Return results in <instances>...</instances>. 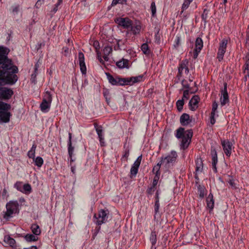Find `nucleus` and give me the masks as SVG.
Instances as JSON below:
<instances>
[{
	"label": "nucleus",
	"mask_w": 249,
	"mask_h": 249,
	"mask_svg": "<svg viewBox=\"0 0 249 249\" xmlns=\"http://www.w3.org/2000/svg\"><path fill=\"white\" fill-rule=\"evenodd\" d=\"M9 52L8 48L0 46V101H7L14 94L11 88L4 86L13 85L18 80V69L8 58Z\"/></svg>",
	"instance_id": "1"
},
{
	"label": "nucleus",
	"mask_w": 249,
	"mask_h": 249,
	"mask_svg": "<svg viewBox=\"0 0 249 249\" xmlns=\"http://www.w3.org/2000/svg\"><path fill=\"white\" fill-rule=\"evenodd\" d=\"M178 155L175 151H172L169 155L165 157H161L160 160L162 163V166L164 167L166 170L168 169L175 162Z\"/></svg>",
	"instance_id": "2"
},
{
	"label": "nucleus",
	"mask_w": 249,
	"mask_h": 249,
	"mask_svg": "<svg viewBox=\"0 0 249 249\" xmlns=\"http://www.w3.org/2000/svg\"><path fill=\"white\" fill-rule=\"evenodd\" d=\"M18 203L17 201H10L6 204V212H5L4 218L8 219L12 216V215L18 212Z\"/></svg>",
	"instance_id": "3"
},
{
	"label": "nucleus",
	"mask_w": 249,
	"mask_h": 249,
	"mask_svg": "<svg viewBox=\"0 0 249 249\" xmlns=\"http://www.w3.org/2000/svg\"><path fill=\"white\" fill-rule=\"evenodd\" d=\"M109 212L107 210H101L99 211L98 216L96 214L94 215V218L96 219L95 223L98 225H101L102 224L106 223L107 221L108 218Z\"/></svg>",
	"instance_id": "4"
},
{
	"label": "nucleus",
	"mask_w": 249,
	"mask_h": 249,
	"mask_svg": "<svg viewBox=\"0 0 249 249\" xmlns=\"http://www.w3.org/2000/svg\"><path fill=\"white\" fill-rule=\"evenodd\" d=\"M107 79L112 85L124 86L126 85L125 78H121L118 76L114 77L109 73H106Z\"/></svg>",
	"instance_id": "5"
},
{
	"label": "nucleus",
	"mask_w": 249,
	"mask_h": 249,
	"mask_svg": "<svg viewBox=\"0 0 249 249\" xmlns=\"http://www.w3.org/2000/svg\"><path fill=\"white\" fill-rule=\"evenodd\" d=\"M192 136L193 131L192 129L186 131L185 136L181 138L182 139L180 145L181 149H185L188 147Z\"/></svg>",
	"instance_id": "6"
},
{
	"label": "nucleus",
	"mask_w": 249,
	"mask_h": 249,
	"mask_svg": "<svg viewBox=\"0 0 249 249\" xmlns=\"http://www.w3.org/2000/svg\"><path fill=\"white\" fill-rule=\"evenodd\" d=\"M228 44V40L223 39L219 44V47L217 52V58L219 61L223 59L224 55L226 52V50Z\"/></svg>",
	"instance_id": "7"
},
{
	"label": "nucleus",
	"mask_w": 249,
	"mask_h": 249,
	"mask_svg": "<svg viewBox=\"0 0 249 249\" xmlns=\"http://www.w3.org/2000/svg\"><path fill=\"white\" fill-rule=\"evenodd\" d=\"M115 21L119 26L127 30L130 29L133 22L128 18H117Z\"/></svg>",
	"instance_id": "8"
},
{
	"label": "nucleus",
	"mask_w": 249,
	"mask_h": 249,
	"mask_svg": "<svg viewBox=\"0 0 249 249\" xmlns=\"http://www.w3.org/2000/svg\"><path fill=\"white\" fill-rule=\"evenodd\" d=\"M188 61L187 60L182 61L179 64V66L178 67V74L177 75V77L178 80H180V78L182 76L183 70H184L185 74H187L189 73V70L188 67Z\"/></svg>",
	"instance_id": "9"
},
{
	"label": "nucleus",
	"mask_w": 249,
	"mask_h": 249,
	"mask_svg": "<svg viewBox=\"0 0 249 249\" xmlns=\"http://www.w3.org/2000/svg\"><path fill=\"white\" fill-rule=\"evenodd\" d=\"M221 93L220 104L222 106H224L229 103V98L227 92V84L226 83H224V88L221 90Z\"/></svg>",
	"instance_id": "10"
},
{
	"label": "nucleus",
	"mask_w": 249,
	"mask_h": 249,
	"mask_svg": "<svg viewBox=\"0 0 249 249\" xmlns=\"http://www.w3.org/2000/svg\"><path fill=\"white\" fill-rule=\"evenodd\" d=\"M142 159V155L139 156L135 161L130 169V178H132L135 177L138 173L139 167L140 165Z\"/></svg>",
	"instance_id": "11"
},
{
	"label": "nucleus",
	"mask_w": 249,
	"mask_h": 249,
	"mask_svg": "<svg viewBox=\"0 0 249 249\" xmlns=\"http://www.w3.org/2000/svg\"><path fill=\"white\" fill-rule=\"evenodd\" d=\"M221 145L226 155L230 157L231 153L232 143L229 140H224L221 141Z\"/></svg>",
	"instance_id": "12"
},
{
	"label": "nucleus",
	"mask_w": 249,
	"mask_h": 249,
	"mask_svg": "<svg viewBox=\"0 0 249 249\" xmlns=\"http://www.w3.org/2000/svg\"><path fill=\"white\" fill-rule=\"evenodd\" d=\"M142 29V24L139 21H136L134 23L132 22V26L130 28V31L134 35L140 34Z\"/></svg>",
	"instance_id": "13"
},
{
	"label": "nucleus",
	"mask_w": 249,
	"mask_h": 249,
	"mask_svg": "<svg viewBox=\"0 0 249 249\" xmlns=\"http://www.w3.org/2000/svg\"><path fill=\"white\" fill-rule=\"evenodd\" d=\"M71 133H69V140L68 142V154L69 155V157L70 159V161L71 162H73L75 160V159H73L72 156L73 155V152H74V147L72 146V142H71Z\"/></svg>",
	"instance_id": "14"
},
{
	"label": "nucleus",
	"mask_w": 249,
	"mask_h": 249,
	"mask_svg": "<svg viewBox=\"0 0 249 249\" xmlns=\"http://www.w3.org/2000/svg\"><path fill=\"white\" fill-rule=\"evenodd\" d=\"M211 155L212 160V168L214 173H217L216 164L217 163V152L214 148H212L211 150Z\"/></svg>",
	"instance_id": "15"
},
{
	"label": "nucleus",
	"mask_w": 249,
	"mask_h": 249,
	"mask_svg": "<svg viewBox=\"0 0 249 249\" xmlns=\"http://www.w3.org/2000/svg\"><path fill=\"white\" fill-rule=\"evenodd\" d=\"M143 75H140L135 77L125 78L126 85H131L133 84L141 82L143 80Z\"/></svg>",
	"instance_id": "16"
},
{
	"label": "nucleus",
	"mask_w": 249,
	"mask_h": 249,
	"mask_svg": "<svg viewBox=\"0 0 249 249\" xmlns=\"http://www.w3.org/2000/svg\"><path fill=\"white\" fill-rule=\"evenodd\" d=\"M78 59L81 71L83 74H85L87 69L85 63L84 55L82 52H79L78 53Z\"/></svg>",
	"instance_id": "17"
},
{
	"label": "nucleus",
	"mask_w": 249,
	"mask_h": 249,
	"mask_svg": "<svg viewBox=\"0 0 249 249\" xmlns=\"http://www.w3.org/2000/svg\"><path fill=\"white\" fill-rule=\"evenodd\" d=\"M199 97L197 95H194L189 103L190 108L191 110H195L197 107V104L199 101Z\"/></svg>",
	"instance_id": "18"
},
{
	"label": "nucleus",
	"mask_w": 249,
	"mask_h": 249,
	"mask_svg": "<svg viewBox=\"0 0 249 249\" xmlns=\"http://www.w3.org/2000/svg\"><path fill=\"white\" fill-rule=\"evenodd\" d=\"M191 122L190 116L187 113H183L180 117V123L182 125H187Z\"/></svg>",
	"instance_id": "19"
},
{
	"label": "nucleus",
	"mask_w": 249,
	"mask_h": 249,
	"mask_svg": "<svg viewBox=\"0 0 249 249\" xmlns=\"http://www.w3.org/2000/svg\"><path fill=\"white\" fill-rule=\"evenodd\" d=\"M10 116L11 113L10 112L0 111V119L2 122H9Z\"/></svg>",
	"instance_id": "20"
},
{
	"label": "nucleus",
	"mask_w": 249,
	"mask_h": 249,
	"mask_svg": "<svg viewBox=\"0 0 249 249\" xmlns=\"http://www.w3.org/2000/svg\"><path fill=\"white\" fill-rule=\"evenodd\" d=\"M196 174L201 173L203 169V163L201 158H197L196 160Z\"/></svg>",
	"instance_id": "21"
},
{
	"label": "nucleus",
	"mask_w": 249,
	"mask_h": 249,
	"mask_svg": "<svg viewBox=\"0 0 249 249\" xmlns=\"http://www.w3.org/2000/svg\"><path fill=\"white\" fill-rule=\"evenodd\" d=\"M206 202L207 207L210 209V211H212L214 207V201L212 193H210L207 197Z\"/></svg>",
	"instance_id": "22"
},
{
	"label": "nucleus",
	"mask_w": 249,
	"mask_h": 249,
	"mask_svg": "<svg viewBox=\"0 0 249 249\" xmlns=\"http://www.w3.org/2000/svg\"><path fill=\"white\" fill-rule=\"evenodd\" d=\"M51 103L47 102L45 100H42V103L40 105V110L43 112H47L49 111L51 107Z\"/></svg>",
	"instance_id": "23"
},
{
	"label": "nucleus",
	"mask_w": 249,
	"mask_h": 249,
	"mask_svg": "<svg viewBox=\"0 0 249 249\" xmlns=\"http://www.w3.org/2000/svg\"><path fill=\"white\" fill-rule=\"evenodd\" d=\"M128 64V60L125 59H122V60L116 62L117 66L120 69H128L129 68Z\"/></svg>",
	"instance_id": "24"
},
{
	"label": "nucleus",
	"mask_w": 249,
	"mask_h": 249,
	"mask_svg": "<svg viewBox=\"0 0 249 249\" xmlns=\"http://www.w3.org/2000/svg\"><path fill=\"white\" fill-rule=\"evenodd\" d=\"M112 51V49L111 47L107 46L103 49V53L104 56L103 58L104 60L106 61H107L109 60V58L108 56L109 55L110 53H111Z\"/></svg>",
	"instance_id": "25"
},
{
	"label": "nucleus",
	"mask_w": 249,
	"mask_h": 249,
	"mask_svg": "<svg viewBox=\"0 0 249 249\" xmlns=\"http://www.w3.org/2000/svg\"><path fill=\"white\" fill-rule=\"evenodd\" d=\"M4 241L6 244L9 245L11 247H16V241L14 239L11 238L9 235H6L4 238Z\"/></svg>",
	"instance_id": "26"
},
{
	"label": "nucleus",
	"mask_w": 249,
	"mask_h": 249,
	"mask_svg": "<svg viewBox=\"0 0 249 249\" xmlns=\"http://www.w3.org/2000/svg\"><path fill=\"white\" fill-rule=\"evenodd\" d=\"M24 238L25 239V240L28 242L36 241L38 239V237L36 235L29 233L26 234L24 236Z\"/></svg>",
	"instance_id": "27"
},
{
	"label": "nucleus",
	"mask_w": 249,
	"mask_h": 249,
	"mask_svg": "<svg viewBox=\"0 0 249 249\" xmlns=\"http://www.w3.org/2000/svg\"><path fill=\"white\" fill-rule=\"evenodd\" d=\"M31 229L33 234L36 235L37 236L39 235L41 233V230L39 226L36 224H32Z\"/></svg>",
	"instance_id": "28"
},
{
	"label": "nucleus",
	"mask_w": 249,
	"mask_h": 249,
	"mask_svg": "<svg viewBox=\"0 0 249 249\" xmlns=\"http://www.w3.org/2000/svg\"><path fill=\"white\" fill-rule=\"evenodd\" d=\"M161 166H162V163L161 160L153 168V172L155 175L160 176V171Z\"/></svg>",
	"instance_id": "29"
},
{
	"label": "nucleus",
	"mask_w": 249,
	"mask_h": 249,
	"mask_svg": "<svg viewBox=\"0 0 249 249\" xmlns=\"http://www.w3.org/2000/svg\"><path fill=\"white\" fill-rule=\"evenodd\" d=\"M11 108V105L4 103L2 101H0V111H8Z\"/></svg>",
	"instance_id": "30"
},
{
	"label": "nucleus",
	"mask_w": 249,
	"mask_h": 249,
	"mask_svg": "<svg viewBox=\"0 0 249 249\" xmlns=\"http://www.w3.org/2000/svg\"><path fill=\"white\" fill-rule=\"evenodd\" d=\"M203 46V42L202 39L200 37H197L196 39L195 42V49L201 50Z\"/></svg>",
	"instance_id": "31"
},
{
	"label": "nucleus",
	"mask_w": 249,
	"mask_h": 249,
	"mask_svg": "<svg viewBox=\"0 0 249 249\" xmlns=\"http://www.w3.org/2000/svg\"><path fill=\"white\" fill-rule=\"evenodd\" d=\"M185 132L184 128L179 127L176 131V137L178 139H181L185 136Z\"/></svg>",
	"instance_id": "32"
},
{
	"label": "nucleus",
	"mask_w": 249,
	"mask_h": 249,
	"mask_svg": "<svg viewBox=\"0 0 249 249\" xmlns=\"http://www.w3.org/2000/svg\"><path fill=\"white\" fill-rule=\"evenodd\" d=\"M36 145L34 144L32 145L30 150H29L28 152V156L30 159H34L35 157V153H36Z\"/></svg>",
	"instance_id": "33"
},
{
	"label": "nucleus",
	"mask_w": 249,
	"mask_h": 249,
	"mask_svg": "<svg viewBox=\"0 0 249 249\" xmlns=\"http://www.w3.org/2000/svg\"><path fill=\"white\" fill-rule=\"evenodd\" d=\"M32 191V187L30 184L27 183L23 185L22 191L21 192L25 194H29Z\"/></svg>",
	"instance_id": "34"
},
{
	"label": "nucleus",
	"mask_w": 249,
	"mask_h": 249,
	"mask_svg": "<svg viewBox=\"0 0 249 249\" xmlns=\"http://www.w3.org/2000/svg\"><path fill=\"white\" fill-rule=\"evenodd\" d=\"M228 181L231 189H236L237 188V183L236 182V180L233 178L232 177L229 176V179Z\"/></svg>",
	"instance_id": "35"
},
{
	"label": "nucleus",
	"mask_w": 249,
	"mask_h": 249,
	"mask_svg": "<svg viewBox=\"0 0 249 249\" xmlns=\"http://www.w3.org/2000/svg\"><path fill=\"white\" fill-rule=\"evenodd\" d=\"M197 190L199 197L201 198H203L205 195V192L206 190L205 187L204 186L198 185L197 186Z\"/></svg>",
	"instance_id": "36"
},
{
	"label": "nucleus",
	"mask_w": 249,
	"mask_h": 249,
	"mask_svg": "<svg viewBox=\"0 0 249 249\" xmlns=\"http://www.w3.org/2000/svg\"><path fill=\"white\" fill-rule=\"evenodd\" d=\"M35 163V165L38 167H40L43 164V160L41 157H37L33 159Z\"/></svg>",
	"instance_id": "37"
},
{
	"label": "nucleus",
	"mask_w": 249,
	"mask_h": 249,
	"mask_svg": "<svg viewBox=\"0 0 249 249\" xmlns=\"http://www.w3.org/2000/svg\"><path fill=\"white\" fill-rule=\"evenodd\" d=\"M95 129L98 134V137L103 136L102 127L101 125H98L97 124H94Z\"/></svg>",
	"instance_id": "38"
},
{
	"label": "nucleus",
	"mask_w": 249,
	"mask_h": 249,
	"mask_svg": "<svg viewBox=\"0 0 249 249\" xmlns=\"http://www.w3.org/2000/svg\"><path fill=\"white\" fill-rule=\"evenodd\" d=\"M42 100H45V101L51 103H52V97L49 91H47L45 92Z\"/></svg>",
	"instance_id": "39"
},
{
	"label": "nucleus",
	"mask_w": 249,
	"mask_h": 249,
	"mask_svg": "<svg viewBox=\"0 0 249 249\" xmlns=\"http://www.w3.org/2000/svg\"><path fill=\"white\" fill-rule=\"evenodd\" d=\"M150 241L151 242L152 246L155 245L157 242V236L155 231H152L150 237Z\"/></svg>",
	"instance_id": "40"
},
{
	"label": "nucleus",
	"mask_w": 249,
	"mask_h": 249,
	"mask_svg": "<svg viewBox=\"0 0 249 249\" xmlns=\"http://www.w3.org/2000/svg\"><path fill=\"white\" fill-rule=\"evenodd\" d=\"M184 104V102L183 99L177 101L176 103V106L178 111L180 112L182 110Z\"/></svg>",
	"instance_id": "41"
},
{
	"label": "nucleus",
	"mask_w": 249,
	"mask_h": 249,
	"mask_svg": "<svg viewBox=\"0 0 249 249\" xmlns=\"http://www.w3.org/2000/svg\"><path fill=\"white\" fill-rule=\"evenodd\" d=\"M244 59L246 61L245 64L244 73H246L247 71H249V53L247 54Z\"/></svg>",
	"instance_id": "42"
},
{
	"label": "nucleus",
	"mask_w": 249,
	"mask_h": 249,
	"mask_svg": "<svg viewBox=\"0 0 249 249\" xmlns=\"http://www.w3.org/2000/svg\"><path fill=\"white\" fill-rule=\"evenodd\" d=\"M193 0H184L182 6V12L187 9Z\"/></svg>",
	"instance_id": "43"
},
{
	"label": "nucleus",
	"mask_w": 249,
	"mask_h": 249,
	"mask_svg": "<svg viewBox=\"0 0 249 249\" xmlns=\"http://www.w3.org/2000/svg\"><path fill=\"white\" fill-rule=\"evenodd\" d=\"M141 50L143 53L146 54L149 53V47L147 43H143L141 46Z\"/></svg>",
	"instance_id": "44"
},
{
	"label": "nucleus",
	"mask_w": 249,
	"mask_h": 249,
	"mask_svg": "<svg viewBox=\"0 0 249 249\" xmlns=\"http://www.w3.org/2000/svg\"><path fill=\"white\" fill-rule=\"evenodd\" d=\"M150 8L152 12V16L154 17L156 13V6L154 1H153L151 4Z\"/></svg>",
	"instance_id": "45"
},
{
	"label": "nucleus",
	"mask_w": 249,
	"mask_h": 249,
	"mask_svg": "<svg viewBox=\"0 0 249 249\" xmlns=\"http://www.w3.org/2000/svg\"><path fill=\"white\" fill-rule=\"evenodd\" d=\"M22 183L20 181H17L14 184V187L20 192L22 191Z\"/></svg>",
	"instance_id": "46"
},
{
	"label": "nucleus",
	"mask_w": 249,
	"mask_h": 249,
	"mask_svg": "<svg viewBox=\"0 0 249 249\" xmlns=\"http://www.w3.org/2000/svg\"><path fill=\"white\" fill-rule=\"evenodd\" d=\"M156 189V186H153V185L151 187H149L147 190L146 193L148 195H152Z\"/></svg>",
	"instance_id": "47"
},
{
	"label": "nucleus",
	"mask_w": 249,
	"mask_h": 249,
	"mask_svg": "<svg viewBox=\"0 0 249 249\" xmlns=\"http://www.w3.org/2000/svg\"><path fill=\"white\" fill-rule=\"evenodd\" d=\"M189 98V89H186L183 91V97L182 99H183V100L185 99H188Z\"/></svg>",
	"instance_id": "48"
},
{
	"label": "nucleus",
	"mask_w": 249,
	"mask_h": 249,
	"mask_svg": "<svg viewBox=\"0 0 249 249\" xmlns=\"http://www.w3.org/2000/svg\"><path fill=\"white\" fill-rule=\"evenodd\" d=\"M160 176H158V175H155L154 176V179H153V182H152V184L153 186H156L157 184H158V181L159 180V178H160Z\"/></svg>",
	"instance_id": "49"
},
{
	"label": "nucleus",
	"mask_w": 249,
	"mask_h": 249,
	"mask_svg": "<svg viewBox=\"0 0 249 249\" xmlns=\"http://www.w3.org/2000/svg\"><path fill=\"white\" fill-rule=\"evenodd\" d=\"M37 74V72H36L35 73V72H34V73H33L32 75H31V82L32 83H34V84H36V75Z\"/></svg>",
	"instance_id": "50"
},
{
	"label": "nucleus",
	"mask_w": 249,
	"mask_h": 249,
	"mask_svg": "<svg viewBox=\"0 0 249 249\" xmlns=\"http://www.w3.org/2000/svg\"><path fill=\"white\" fill-rule=\"evenodd\" d=\"M125 1L126 0H113L111 5L114 6L118 3L123 4L125 2Z\"/></svg>",
	"instance_id": "51"
},
{
	"label": "nucleus",
	"mask_w": 249,
	"mask_h": 249,
	"mask_svg": "<svg viewBox=\"0 0 249 249\" xmlns=\"http://www.w3.org/2000/svg\"><path fill=\"white\" fill-rule=\"evenodd\" d=\"M129 150L128 148H125L124 151V154L123 155V157L122 160L124 158H125L127 160V158L129 156Z\"/></svg>",
	"instance_id": "52"
},
{
	"label": "nucleus",
	"mask_w": 249,
	"mask_h": 249,
	"mask_svg": "<svg viewBox=\"0 0 249 249\" xmlns=\"http://www.w3.org/2000/svg\"><path fill=\"white\" fill-rule=\"evenodd\" d=\"M160 208V203L158 202V201H155V206H154V211L155 213V215L159 212V210Z\"/></svg>",
	"instance_id": "53"
},
{
	"label": "nucleus",
	"mask_w": 249,
	"mask_h": 249,
	"mask_svg": "<svg viewBox=\"0 0 249 249\" xmlns=\"http://www.w3.org/2000/svg\"><path fill=\"white\" fill-rule=\"evenodd\" d=\"M217 107H218V104H217V103L216 102V101H214V102L213 103V105H212V111L211 113H215V111H216V110H217Z\"/></svg>",
	"instance_id": "54"
},
{
	"label": "nucleus",
	"mask_w": 249,
	"mask_h": 249,
	"mask_svg": "<svg viewBox=\"0 0 249 249\" xmlns=\"http://www.w3.org/2000/svg\"><path fill=\"white\" fill-rule=\"evenodd\" d=\"M208 11L206 9H204L203 11V13L202 15V18L203 19V20H206L207 17H208Z\"/></svg>",
	"instance_id": "55"
},
{
	"label": "nucleus",
	"mask_w": 249,
	"mask_h": 249,
	"mask_svg": "<svg viewBox=\"0 0 249 249\" xmlns=\"http://www.w3.org/2000/svg\"><path fill=\"white\" fill-rule=\"evenodd\" d=\"M215 113H211L210 116V123L213 125L215 123V120L214 119Z\"/></svg>",
	"instance_id": "56"
},
{
	"label": "nucleus",
	"mask_w": 249,
	"mask_h": 249,
	"mask_svg": "<svg viewBox=\"0 0 249 249\" xmlns=\"http://www.w3.org/2000/svg\"><path fill=\"white\" fill-rule=\"evenodd\" d=\"M180 37L179 36H177L175 39V44L174 45L175 47H178L180 45Z\"/></svg>",
	"instance_id": "57"
},
{
	"label": "nucleus",
	"mask_w": 249,
	"mask_h": 249,
	"mask_svg": "<svg viewBox=\"0 0 249 249\" xmlns=\"http://www.w3.org/2000/svg\"><path fill=\"white\" fill-rule=\"evenodd\" d=\"M181 84L183 88L187 89H189V85L187 83V82L186 80H182L181 81Z\"/></svg>",
	"instance_id": "58"
},
{
	"label": "nucleus",
	"mask_w": 249,
	"mask_h": 249,
	"mask_svg": "<svg viewBox=\"0 0 249 249\" xmlns=\"http://www.w3.org/2000/svg\"><path fill=\"white\" fill-rule=\"evenodd\" d=\"M99 140L101 146H104L105 145L104 135L101 137H99Z\"/></svg>",
	"instance_id": "59"
},
{
	"label": "nucleus",
	"mask_w": 249,
	"mask_h": 249,
	"mask_svg": "<svg viewBox=\"0 0 249 249\" xmlns=\"http://www.w3.org/2000/svg\"><path fill=\"white\" fill-rule=\"evenodd\" d=\"M200 50L195 49L194 50V53H193V58L194 59H196L198 55V53H200Z\"/></svg>",
	"instance_id": "60"
},
{
	"label": "nucleus",
	"mask_w": 249,
	"mask_h": 249,
	"mask_svg": "<svg viewBox=\"0 0 249 249\" xmlns=\"http://www.w3.org/2000/svg\"><path fill=\"white\" fill-rule=\"evenodd\" d=\"M97 55L98 59L100 61V62L101 63L103 64L104 61L102 60L101 58V54L98 51H97Z\"/></svg>",
	"instance_id": "61"
},
{
	"label": "nucleus",
	"mask_w": 249,
	"mask_h": 249,
	"mask_svg": "<svg viewBox=\"0 0 249 249\" xmlns=\"http://www.w3.org/2000/svg\"><path fill=\"white\" fill-rule=\"evenodd\" d=\"M93 46L95 47V49L98 51L99 49V43L97 41H95L93 43Z\"/></svg>",
	"instance_id": "62"
},
{
	"label": "nucleus",
	"mask_w": 249,
	"mask_h": 249,
	"mask_svg": "<svg viewBox=\"0 0 249 249\" xmlns=\"http://www.w3.org/2000/svg\"><path fill=\"white\" fill-rule=\"evenodd\" d=\"M44 0H38L35 5L36 8H38L44 2Z\"/></svg>",
	"instance_id": "63"
},
{
	"label": "nucleus",
	"mask_w": 249,
	"mask_h": 249,
	"mask_svg": "<svg viewBox=\"0 0 249 249\" xmlns=\"http://www.w3.org/2000/svg\"><path fill=\"white\" fill-rule=\"evenodd\" d=\"M18 10H19V8H18V6H15L13 8V13H17L18 11Z\"/></svg>",
	"instance_id": "64"
}]
</instances>
